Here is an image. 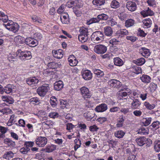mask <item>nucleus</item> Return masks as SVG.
<instances>
[{"instance_id":"nucleus-1","label":"nucleus","mask_w":160,"mask_h":160,"mask_svg":"<svg viewBox=\"0 0 160 160\" xmlns=\"http://www.w3.org/2000/svg\"><path fill=\"white\" fill-rule=\"evenodd\" d=\"M3 25L8 29L14 33L17 32L19 28L18 24L11 20H9L5 23H3Z\"/></svg>"},{"instance_id":"nucleus-2","label":"nucleus","mask_w":160,"mask_h":160,"mask_svg":"<svg viewBox=\"0 0 160 160\" xmlns=\"http://www.w3.org/2000/svg\"><path fill=\"white\" fill-rule=\"evenodd\" d=\"M104 35L100 31H97L93 32L91 36L92 41L95 43L101 42L104 39Z\"/></svg>"},{"instance_id":"nucleus-3","label":"nucleus","mask_w":160,"mask_h":160,"mask_svg":"<svg viewBox=\"0 0 160 160\" xmlns=\"http://www.w3.org/2000/svg\"><path fill=\"white\" fill-rule=\"evenodd\" d=\"M17 56L22 60H28L30 59L32 57L31 53L30 51H22L21 49H19L16 52Z\"/></svg>"},{"instance_id":"nucleus-4","label":"nucleus","mask_w":160,"mask_h":160,"mask_svg":"<svg viewBox=\"0 0 160 160\" xmlns=\"http://www.w3.org/2000/svg\"><path fill=\"white\" fill-rule=\"evenodd\" d=\"M136 141L138 144L140 146H142L146 144L147 147H149L152 143V141L151 139L147 138L144 137L138 138Z\"/></svg>"},{"instance_id":"nucleus-5","label":"nucleus","mask_w":160,"mask_h":160,"mask_svg":"<svg viewBox=\"0 0 160 160\" xmlns=\"http://www.w3.org/2000/svg\"><path fill=\"white\" fill-rule=\"evenodd\" d=\"M49 89V85L46 84H44L38 88L37 89V92L39 96L43 97Z\"/></svg>"},{"instance_id":"nucleus-6","label":"nucleus","mask_w":160,"mask_h":160,"mask_svg":"<svg viewBox=\"0 0 160 160\" xmlns=\"http://www.w3.org/2000/svg\"><path fill=\"white\" fill-rule=\"evenodd\" d=\"M107 50V47L104 45L101 44L95 45L93 49L94 51L98 54L104 53Z\"/></svg>"},{"instance_id":"nucleus-7","label":"nucleus","mask_w":160,"mask_h":160,"mask_svg":"<svg viewBox=\"0 0 160 160\" xmlns=\"http://www.w3.org/2000/svg\"><path fill=\"white\" fill-rule=\"evenodd\" d=\"M81 92L82 97L86 99V98H90L92 95V94L89 89L85 87H83L80 89Z\"/></svg>"},{"instance_id":"nucleus-8","label":"nucleus","mask_w":160,"mask_h":160,"mask_svg":"<svg viewBox=\"0 0 160 160\" xmlns=\"http://www.w3.org/2000/svg\"><path fill=\"white\" fill-rule=\"evenodd\" d=\"M47 142V138L44 137H39L35 139V143L39 147H43Z\"/></svg>"},{"instance_id":"nucleus-9","label":"nucleus","mask_w":160,"mask_h":160,"mask_svg":"<svg viewBox=\"0 0 160 160\" xmlns=\"http://www.w3.org/2000/svg\"><path fill=\"white\" fill-rule=\"evenodd\" d=\"M25 43L31 47H34L38 44V40L31 38H28L25 40Z\"/></svg>"},{"instance_id":"nucleus-10","label":"nucleus","mask_w":160,"mask_h":160,"mask_svg":"<svg viewBox=\"0 0 160 160\" xmlns=\"http://www.w3.org/2000/svg\"><path fill=\"white\" fill-rule=\"evenodd\" d=\"M108 84L111 87L119 88L121 85V82L119 81L116 79H111L108 82Z\"/></svg>"},{"instance_id":"nucleus-11","label":"nucleus","mask_w":160,"mask_h":160,"mask_svg":"<svg viewBox=\"0 0 160 160\" xmlns=\"http://www.w3.org/2000/svg\"><path fill=\"white\" fill-rule=\"evenodd\" d=\"M52 53L53 57L55 58L60 59L63 57V52L62 49H59L57 50H53Z\"/></svg>"},{"instance_id":"nucleus-12","label":"nucleus","mask_w":160,"mask_h":160,"mask_svg":"<svg viewBox=\"0 0 160 160\" xmlns=\"http://www.w3.org/2000/svg\"><path fill=\"white\" fill-rule=\"evenodd\" d=\"M126 6L128 10L131 12L135 11L137 8L135 3L132 1L128 2Z\"/></svg>"},{"instance_id":"nucleus-13","label":"nucleus","mask_w":160,"mask_h":160,"mask_svg":"<svg viewBox=\"0 0 160 160\" xmlns=\"http://www.w3.org/2000/svg\"><path fill=\"white\" fill-rule=\"evenodd\" d=\"M82 75L83 78L85 80H90L92 78V73L88 70H85L82 72Z\"/></svg>"},{"instance_id":"nucleus-14","label":"nucleus","mask_w":160,"mask_h":160,"mask_svg":"<svg viewBox=\"0 0 160 160\" xmlns=\"http://www.w3.org/2000/svg\"><path fill=\"white\" fill-rule=\"evenodd\" d=\"M128 32L126 29H120L116 33L115 36L118 38H122L125 35H128Z\"/></svg>"},{"instance_id":"nucleus-15","label":"nucleus","mask_w":160,"mask_h":160,"mask_svg":"<svg viewBox=\"0 0 160 160\" xmlns=\"http://www.w3.org/2000/svg\"><path fill=\"white\" fill-rule=\"evenodd\" d=\"M69 65L71 66H76L78 63V61L73 55H70L68 58Z\"/></svg>"},{"instance_id":"nucleus-16","label":"nucleus","mask_w":160,"mask_h":160,"mask_svg":"<svg viewBox=\"0 0 160 160\" xmlns=\"http://www.w3.org/2000/svg\"><path fill=\"white\" fill-rule=\"evenodd\" d=\"M108 108L107 105L105 103H102L97 106L95 108V110L98 112H103L105 111Z\"/></svg>"},{"instance_id":"nucleus-17","label":"nucleus","mask_w":160,"mask_h":160,"mask_svg":"<svg viewBox=\"0 0 160 160\" xmlns=\"http://www.w3.org/2000/svg\"><path fill=\"white\" fill-rule=\"evenodd\" d=\"M139 52L145 57H148L150 54L149 50L144 47L142 48L141 49H140Z\"/></svg>"},{"instance_id":"nucleus-18","label":"nucleus","mask_w":160,"mask_h":160,"mask_svg":"<svg viewBox=\"0 0 160 160\" xmlns=\"http://www.w3.org/2000/svg\"><path fill=\"white\" fill-rule=\"evenodd\" d=\"M130 71L136 74L142 73L141 68L137 66H133L130 68Z\"/></svg>"},{"instance_id":"nucleus-19","label":"nucleus","mask_w":160,"mask_h":160,"mask_svg":"<svg viewBox=\"0 0 160 160\" xmlns=\"http://www.w3.org/2000/svg\"><path fill=\"white\" fill-rule=\"evenodd\" d=\"M63 82L61 80L56 82L54 84V88L57 91H59L63 88Z\"/></svg>"},{"instance_id":"nucleus-20","label":"nucleus","mask_w":160,"mask_h":160,"mask_svg":"<svg viewBox=\"0 0 160 160\" xmlns=\"http://www.w3.org/2000/svg\"><path fill=\"white\" fill-rule=\"evenodd\" d=\"M39 82L40 80H38L35 77L28 78L26 80L27 83L29 85H31L33 84H37Z\"/></svg>"},{"instance_id":"nucleus-21","label":"nucleus","mask_w":160,"mask_h":160,"mask_svg":"<svg viewBox=\"0 0 160 160\" xmlns=\"http://www.w3.org/2000/svg\"><path fill=\"white\" fill-rule=\"evenodd\" d=\"M141 104L139 100L134 99L131 103L132 108L133 109H136L140 106Z\"/></svg>"},{"instance_id":"nucleus-22","label":"nucleus","mask_w":160,"mask_h":160,"mask_svg":"<svg viewBox=\"0 0 160 160\" xmlns=\"http://www.w3.org/2000/svg\"><path fill=\"white\" fill-rule=\"evenodd\" d=\"M140 79L141 81L144 83H149L151 80L150 77L146 74H143L142 76L140 78Z\"/></svg>"},{"instance_id":"nucleus-23","label":"nucleus","mask_w":160,"mask_h":160,"mask_svg":"<svg viewBox=\"0 0 160 160\" xmlns=\"http://www.w3.org/2000/svg\"><path fill=\"white\" fill-rule=\"evenodd\" d=\"M153 12L148 8L147 10L143 11L141 12V14L143 17H146L148 16H152L154 14Z\"/></svg>"},{"instance_id":"nucleus-24","label":"nucleus","mask_w":160,"mask_h":160,"mask_svg":"<svg viewBox=\"0 0 160 160\" xmlns=\"http://www.w3.org/2000/svg\"><path fill=\"white\" fill-rule=\"evenodd\" d=\"M104 33L107 36L110 37L112 35L113 31L110 27L107 26L104 28Z\"/></svg>"},{"instance_id":"nucleus-25","label":"nucleus","mask_w":160,"mask_h":160,"mask_svg":"<svg viewBox=\"0 0 160 160\" xmlns=\"http://www.w3.org/2000/svg\"><path fill=\"white\" fill-rule=\"evenodd\" d=\"M4 142L10 147H14L15 146V143L10 138H6L4 139Z\"/></svg>"},{"instance_id":"nucleus-26","label":"nucleus","mask_w":160,"mask_h":160,"mask_svg":"<svg viewBox=\"0 0 160 160\" xmlns=\"http://www.w3.org/2000/svg\"><path fill=\"white\" fill-rule=\"evenodd\" d=\"M126 90L127 91V92L125 91L124 90H122L119 91L118 92V97H126L127 96L128 93H130V89H126ZM120 98H121V97H120Z\"/></svg>"},{"instance_id":"nucleus-27","label":"nucleus","mask_w":160,"mask_h":160,"mask_svg":"<svg viewBox=\"0 0 160 160\" xmlns=\"http://www.w3.org/2000/svg\"><path fill=\"white\" fill-rule=\"evenodd\" d=\"M120 6V3L116 0H113L110 3V7L113 9H117Z\"/></svg>"},{"instance_id":"nucleus-28","label":"nucleus","mask_w":160,"mask_h":160,"mask_svg":"<svg viewBox=\"0 0 160 160\" xmlns=\"http://www.w3.org/2000/svg\"><path fill=\"white\" fill-rule=\"evenodd\" d=\"M13 88V85L8 84L3 88V92H5L7 93H10L12 92Z\"/></svg>"},{"instance_id":"nucleus-29","label":"nucleus","mask_w":160,"mask_h":160,"mask_svg":"<svg viewBox=\"0 0 160 160\" xmlns=\"http://www.w3.org/2000/svg\"><path fill=\"white\" fill-rule=\"evenodd\" d=\"M135 23V21L132 19H128L126 21L125 23V26L127 28L133 26Z\"/></svg>"},{"instance_id":"nucleus-30","label":"nucleus","mask_w":160,"mask_h":160,"mask_svg":"<svg viewBox=\"0 0 160 160\" xmlns=\"http://www.w3.org/2000/svg\"><path fill=\"white\" fill-rule=\"evenodd\" d=\"M145 62V59L143 58H140L133 61L134 63L138 66H140L143 64Z\"/></svg>"},{"instance_id":"nucleus-31","label":"nucleus","mask_w":160,"mask_h":160,"mask_svg":"<svg viewBox=\"0 0 160 160\" xmlns=\"http://www.w3.org/2000/svg\"><path fill=\"white\" fill-rule=\"evenodd\" d=\"M114 63L115 65L117 66H121L123 64V62L120 58L117 57L114 59Z\"/></svg>"},{"instance_id":"nucleus-32","label":"nucleus","mask_w":160,"mask_h":160,"mask_svg":"<svg viewBox=\"0 0 160 160\" xmlns=\"http://www.w3.org/2000/svg\"><path fill=\"white\" fill-rule=\"evenodd\" d=\"M92 2L93 4L97 6L98 7L100 6L103 5L105 3V0H93Z\"/></svg>"},{"instance_id":"nucleus-33","label":"nucleus","mask_w":160,"mask_h":160,"mask_svg":"<svg viewBox=\"0 0 160 160\" xmlns=\"http://www.w3.org/2000/svg\"><path fill=\"white\" fill-rule=\"evenodd\" d=\"M142 22L144 26H146L147 28L150 27L152 24V21L149 18L143 20Z\"/></svg>"},{"instance_id":"nucleus-34","label":"nucleus","mask_w":160,"mask_h":160,"mask_svg":"<svg viewBox=\"0 0 160 160\" xmlns=\"http://www.w3.org/2000/svg\"><path fill=\"white\" fill-rule=\"evenodd\" d=\"M125 134V133L122 130L117 131L114 133L115 137L118 138H122Z\"/></svg>"},{"instance_id":"nucleus-35","label":"nucleus","mask_w":160,"mask_h":160,"mask_svg":"<svg viewBox=\"0 0 160 160\" xmlns=\"http://www.w3.org/2000/svg\"><path fill=\"white\" fill-rule=\"evenodd\" d=\"M88 35H78V36L79 41L82 43H84L87 42L88 40Z\"/></svg>"},{"instance_id":"nucleus-36","label":"nucleus","mask_w":160,"mask_h":160,"mask_svg":"<svg viewBox=\"0 0 160 160\" xmlns=\"http://www.w3.org/2000/svg\"><path fill=\"white\" fill-rule=\"evenodd\" d=\"M93 71L94 73L98 77H102L104 75V72L100 69H95Z\"/></svg>"},{"instance_id":"nucleus-37","label":"nucleus","mask_w":160,"mask_h":160,"mask_svg":"<svg viewBox=\"0 0 160 160\" xmlns=\"http://www.w3.org/2000/svg\"><path fill=\"white\" fill-rule=\"evenodd\" d=\"M60 19L62 22L64 24L68 23L69 22L68 19V15L66 14L65 15H62Z\"/></svg>"},{"instance_id":"nucleus-38","label":"nucleus","mask_w":160,"mask_h":160,"mask_svg":"<svg viewBox=\"0 0 160 160\" xmlns=\"http://www.w3.org/2000/svg\"><path fill=\"white\" fill-rule=\"evenodd\" d=\"M95 114L92 111L88 112L86 114H84L85 116H87L88 120H91L95 116Z\"/></svg>"},{"instance_id":"nucleus-39","label":"nucleus","mask_w":160,"mask_h":160,"mask_svg":"<svg viewBox=\"0 0 160 160\" xmlns=\"http://www.w3.org/2000/svg\"><path fill=\"white\" fill-rule=\"evenodd\" d=\"M50 102L52 106L55 107L57 104V98L54 96H52L50 98Z\"/></svg>"},{"instance_id":"nucleus-40","label":"nucleus","mask_w":160,"mask_h":160,"mask_svg":"<svg viewBox=\"0 0 160 160\" xmlns=\"http://www.w3.org/2000/svg\"><path fill=\"white\" fill-rule=\"evenodd\" d=\"M56 146L54 145H52L51 146H47L46 148V151L48 152H52L56 149Z\"/></svg>"},{"instance_id":"nucleus-41","label":"nucleus","mask_w":160,"mask_h":160,"mask_svg":"<svg viewBox=\"0 0 160 160\" xmlns=\"http://www.w3.org/2000/svg\"><path fill=\"white\" fill-rule=\"evenodd\" d=\"M157 88V85L154 83H151L150 84L149 88V91L152 92H154Z\"/></svg>"},{"instance_id":"nucleus-42","label":"nucleus","mask_w":160,"mask_h":160,"mask_svg":"<svg viewBox=\"0 0 160 160\" xmlns=\"http://www.w3.org/2000/svg\"><path fill=\"white\" fill-rule=\"evenodd\" d=\"M14 156L13 153L11 151H9L6 152L3 156L4 158L7 159H9L12 158Z\"/></svg>"},{"instance_id":"nucleus-43","label":"nucleus","mask_w":160,"mask_h":160,"mask_svg":"<svg viewBox=\"0 0 160 160\" xmlns=\"http://www.w3.org/2000/svg\"><path fill=\"white\" fill-rule=\"evenodd\" d=\"M79 31L80 32V34L79 35L88 36V31L87 29L82 28L80 29Z\"/></svg>"},{"instance_id":"nucleus-44","label":"nucleus","mask_w":160,"mask_h":160,"mask_svg":"<svg viewBox=\"0 0 160 160\" xmlns=\"http://www.w3.org/2000/svg\"><path fill=\"white\" fill-rule=\"evenodd\" d=\"M154 148L156 152H158L160 151V140L155 142Z\"/></svg>"},{"instance_id":"nucleus-45","label":"nucleus","mask_w":160,"mask_h":160,"mask_svg":"<svg viewBox=\"0 0 160 160\" xmlns=\"http://www.w3.org/2000/svg\"><path fill=\"white\" fill-rule=\"evenodd\" d=\"M144 105L149 110H152L155 107L154 104H150L147 102H144Z\"/></svg>"},{"instance_id":"nucleus-46","label":"nucleus","mask_w":160,"mask_h":160,"mask_svg":"<svg viewBox=\"0 0 160 160\" xmlns=\"http://www.w3.org/2000/svg\"><path fill=\"white\" fill-rule=\"evenodd\" d=\"M48 67L50 68L55 69L58 67V64L55 62H52L49 63Z\"/></svg>"},{"instance_id":"nucleus-47","label":"nucleus","mask_w":160,"mask_h":160,"mask_svg":"<svg viewBox=\"0 0 160 160\" xmlns=\"http://www.w3.org/2000/svg\"><path fill=\"white\" fill-rule=\"evenodd\" d=\"M152 120L151 118H146L143 120V123L144 126H147L151 123Z\"/></svg>"},{"instance_id":"nucleus-48","label":"nucleus","mask_w":160,"mask_h":160,"mask_svg":"<svg viewBox=\"0 0 160 160\" xmlns=\"http://www.w3.org/2000/svg\"><path fill=\"white\" fill-rule=\"evenodd\" d=\"M74 142L76 143V145L74 146V150L76 151L81 145V141L79 139H76Z\"/></svg>"},{"instance_id":"nucleus-49","label":"nucleus","mask_w":160,"mask_h":160,"mask_svg":"<svg viewBox=\"0 0 160 160\" xmlns=\"http://www.w3.org/2000/svg\"><path fill=\"white\" fill-rule=\"evenodd\" d=\"M22 38L19 36H18L17 37H16L15 38V40L16 42L18 44H22L23 43V42L22 40Z\"/></svg>"},{"instance_id":"nucleus-50","label":"nucleus","mask_w":160,"mask_h":160,"mask_svg":"<svg viewBox=\"0 0 160 160\" xmlns=\"http://www.w3.org/2000/svg\"><path fill=\"white\" fill-rule=\"evenodd\" d=\"M138 133L142 135L146 134L148 133L147 129L143 127L139 129Z\"/></svg>"},{"instance_id":"nucleus-51","label":"nucleus","mask_w":160,"mask_h":160,"mask_svg":"<svg viewBox=\"0 0 160 160\" xmlns=\"http://www.w3.org/2000/svg\"><path fill=\"white\" fill-rule=\"evenodd\" d=\"M160 126V123L158 121L153 122L151 126H152L155 129L158 128Z\"/></svg>"},{"instance_id":"nucleus-52","label":"nucleus","mask_w":160,"mask_h":160,"mask_svg":"<svg viewBox=\"0 0 160 160\" xmlns=\"http://www.w3.org/2000/svg\"><path fill=\"white\" fill-rule=\"evenodd\" d=\"M29 150L30 149L29 148H27L26 147H25L21 148L20 150V151L21 153L23 154H27Z\"/></svg>"},{"instance_id":"nucleus-53","label":"nucleus","mask_w":160,"mask_h":160,"mask_svg":"<svg viewBox=\"0 0 160 160\" xmlns=\"http://www.w3.org/2000/svg\"><path fill=\"white\" fill-rule=\"evenodd\" d=\"M98 18L99 20H106L108 18V16L106 14H99L98 16Z\"/></svg>"},{"instance_id":"nucleus-54","label":"nucleus","mask_w":160,"mask_h":160,"mask_svg":"<svg viewBox=\"0 0 160 160\" xmlns=\"http://www.w3.org/2000/svg\"><path fill=\"white\" fill-rule=\"evenodd\" d=\"M127 16V15L126 13L122 12L118 15V17L121 20L123 21L126 18Z\"/></svg>"},{"instance_id":"nucleus-55","label":"nucleus","mask_w":160,"mask_h":160,"mask_svg":"<svg viewBox=\"0 0 160 160\" xmlns=\"http://www.w3.org/2000/svg\"><path fill=\"white\" fill-rule=\"evenodd\" d=\"M32 18L34 22H37L40 23H42V20L41 19L36 16H33L32 17Z\"/></svg>"},{"instance_id":"nucleus-56","label":"nucleus","mask_w":160,"mask_h":160,"mask_svg":"<svg viewBox=\"0 0 160 160\" xmlns=\"http://www.w3.org/2000/svg\"><path fill=\"white\" fill-rule=\"evenodd\" d=\"M98 129L99 128L95 124L90 126L89 129L90 131L93 132L97 131Z\"/></svg>"},{"instance_id":"nucleus-57","label":"nucleus","mask_w":160,"mask_h":160,"mask_svg":"<svg viewBox=\"0 0 160 160\" xmlns=\"http://www.w3.org/2000/svg\"><path fill=\"white\" fill-rule=\"evenodd\" d=\"M107 119L105 117H100L98 118L96 121L100 123V124H102L105 121H107Z\"/></svg>"},{"instance_id":"nucleus-58","label":"nucleus","mask_w":160,"mask_h":160,"mask_svg":"<svg viewBox=\"0 0 160 160\" xmlns=\"http://www.w3.org/2000/svg\"><path fill=\"white\" fill-rule=\"evenodd\" d=\"M8 130V128L0 125V132L1 133V134L4 135Z\"/></svg>"},{"instance_id":"nucleus-59","label":"nucleus","mask_w":160,"mask_h":160,"mask_svg":"<svg viewBox=\"0 0 160 160\" xmlns=\"http://www.w3.org/2000/svg\"><path fill=\"white\" fill-rule=\"evenodd\" d=\"M34 144V143L33 142H26L25 143L24 146L27 148L32 147Z\"/></svg>"},{"instance_id":"nucleus-60","label":"nucleus","mask_w":160,"mask_h":160,"mask_svg":"<svg viewBox=\"0 0 160 160\" xmlns=\"http://www.w3.org/2000/svg\"><path fill=\"white\" fill-rule=\"evenodd\" d=\"M49 116L50 118H55L58 117V114L57 112H53L50 113Z\"/></svg>"},{"instance_id":"nucleus-61","label":"nucleus","mask_w":160,"mask_h":160,"mask_svg":"<svg viewBox=\"0 0 160 160\" xmlns=\"http://www.w3.org/2000/svg\"><path fill=\"white\" fill-rule=\"evenodd\" d=\"M147 93L146 92L144 93L143 92L140 93V97L142 100H145L147 98Z\"/></svg>"},{"instance_id":"nucleus-62","label":"nucleus","mask_w":160,"mask_h":160,"mask_svg":"<svg viewBox=\"0 0 160 160\" xmlns=\"http://www.w3.org/2000/svg\"><path fill=\"white\" fill-rule=\"evenodd\" d=\"M126 38L127 39L130 40L132 42H134L137 39V38L136 37L132 36H128Z\"/></svg>"},{"instance_id":"nucleus-63","label":"nucleus","mask_w":160,"mask_h":160,"mask_svg":"<svg viewBox=\"0 0 160 160\" xmlns=\"http://www.w3.org/2000/svg\"><path fill=\"white\" fill-rule=\"evenodd\" d=\"M142 113V112L140 110H136L133 112V114L137 117L140 116Z\"/></svg>"},{"instance_id":"nucleus-64","label":"nucleus","mask_w":160,"mask_h":160,"mask_svg":"<svg viewBox=\"0 0 160 160\" xmlns=\"http://www.w3.org/2000/svg\"><path fill=\"white\" fill-rule=\"evenodd\" d=\"M64 5L62 4L58 8L57 10V12L59 14H61L64 12Z\"/></svg>"}]
</instances>
